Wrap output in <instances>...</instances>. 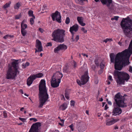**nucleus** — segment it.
Wrapping results in <instances>:
<instances>
[{"label": "nucleus", "mask_w": 132, "mask_h": 132, "mask_svg": "<svg viewBox=\"0 0 132 132\" xmlns=\"http://www.w3.org/2000/svg\"><path fill=\"white\" fill-rule=\"evenodd\" d=\"M52 43L51 42L48 43L46 44V46H52Z\"/></svg>", "instance_id": "a18cd8bd"}, {"label": "nucleus", "mask_w": 132, "mask_h": 132, "mask_svg": "<svg viewBox=\"0 0 132 132\" xmlns=\"http://www.w3.org/2000/svg\"><path fill=\"white\" fill-rule=\"evenodd\" d=\"M13 37V36H11L9 35H7L5 36L3 38L5 39H7V38H12Z\"/></svg>", "instance_id": "7c9ffc66"}, {"label": "nucleus", "mask_w": 132, "mask_h": 132, "mask_svg": "<svg viewBox=\"0 0 132 132\" xmlns=\"http://www.w3.org/2000/svg\"><path fill=\"white\" fill-rule=\"evenodd\" d=\"M65 31L58 29L54 30L52 34V40L57 42L62 43L64 41Z\"/></svg>", "instance_id": "39448f33"}, {"label": "nucleus", "mask_w": 132, "mask_h": 132, "mask_svg": "<svg viewBox=\"0 0 132 132\" xmlns=\"http://www.w3.org/2000/svg\"><path fill=\"white\" fill-rule=\"evenodd\" d=\"M103 69H101L98 70V73L99 74H101L103 72Z\"/></svg>", "instance_id": "8fccbe9b"}, {"label": "nucleus", "mask_w": 132, "mask_h": 132, "mask_svg": "<svg viewBox=\"0 0 132 132\" xmlns=\"http://www.w3.org/2000/svg\"><path fill=\"white\" fill-rule=\"evenodd\" d=\"M34 19H35L33 17L31 18L30 19V24L31 25H33L34 24Z\"/></svg>", "instance_id": "f704fd0d"}, {"label": "nucleus", "mask_w": 132, "mask_h": 132, "mask_svg": "<svg viewBox=\"0 0 132 132\" xmlns=\"http://www.w3.org/2000/svg\"><path fill=\"white\" fill-rule=\"evenodd\" d=\"M119 18V17L118 16H115L114 18H111V20L112 21L114 20H118Z\"/></svg>", "instance_id": "e433bc0d"}, {"label": "nucleus", "mask_w": 132, "mask_h": 132, "mask_svg": "<svg viewBox=\"0 0 132 132\" xmlns=\"http://www.w3.org/2000/svg\"><path fill=\"white\" fill-rule=\"evenodd\" d=\"M60 120L61 121V122L63 123H64V120L63 119H60Z\"/></svg>", "instance_id": "69168bd1"}, {"label": "nucleus", "mask_w": 132, "mask_h": 132, "mask_svg": "<svg viewBox=\"0 0 132 132\" xmlns=\"http://www.w3.org/2000/svg\"><path fill=\"white\" fill-rule=\"evenodd\" d=\"M78 26L77 24H75L72 26L70 27V31L71 34H73V31L75 32H77L78 29Z\"/></svg>", "instance_id": "4468645a"}, {"label": "nucleus", "mask_w": 132, "mask_h": 132, "mask_svg": "<svg viewBox=\"0 0 132 132\" xmlns=\"http://www.w3.org/2000/svg\"><path fill=\"white\" fill-rule=\"evenodd\" d=\"M26 21L25 20H23L21 22V27H23V25L24 24V22Z\"/></svg>", "instance_id": "49530a36"}, {"label": "nucleus", "mask_w": 132, "mask_h": 132, "mask_svg": "<svg viewBox=\"0 0 132 132\" xmlns=\"http://www.w3.org/2000/svg\"><path fill=\"white\" fill-rule=\"evenodd\" d=\"M124 125H122V126H121L120 127V128L121 129H122L124 128Z\"/></svg>", "instance_id": "bf43d9fd"}, {"label": "nucleus", "mask_w": 132, "mask_h": 132, "mask_svg": "<svg viewBox=\"0 0 132 132\" xmlns=\"http://www.w3.org/2000/svg\"><path fill=\"white\" fill-rule=\"evenodd\" d=\"M82 55H83L84 56H86V57H88V55H86V54H85L82 53Z\"/></svg>", "instance_id": "13d9d810"}, {"label": "nucleus", "mask_w": 132, "mask_h": 132, "mask_svg": "<svg viewBox=\"0 0 132 132\" xmlns=\"http://www.w3.org/2000/svg\"><path fill=\"white\" fill-rule=\"evenodd\" d=\"M79 39V35L76 36V38L75 39V41L77 42L78 40Z\"/></svg>", "instance_id": "de8ad7c7"}, {"label": "nucleus", "mask_w": 132, "mask_h": 132, "mask_svg": "<svg viewBox=\"0 0 132 132\" xmlns=\"http://www.w3.org/2000/svg\"><path fill=\"white\" fill-rule=\"evenodd\" d=\"M85 112H86V113L88 115H89V111L88 110H86Z\"/></svg>", "instance_id": "338daca9"}, {"label": "nucleus", "mask_w": 132, "mask_h": 132, "mask_svg": "<svg viewBox=\"0 0 132 132\" xmlns=\"http://www.w3.org/2000/svg\"><path fill=\"white\" fill-rule=\"evenodd\" d=\"M73 62H74V65H73V66L74 68H75L77 67L75 61H74Z\"/></svg>", "instance_id": "6e6d98bb"}, {"label": "nucleus", "mask_w": 132, "mask_h": 132, "mask_svg": "<svg viewBox=\"0 0 132 132\" xmlns=\"http://www.w3.org/2000/svg\"><path fill=\"white\" fill-rule=\"evenodd\" d=\"M72 34V38H71V39L72 40V42H74L75 41V39H74L73 38V35H74V34Z\"/></svg>", "instance_id": "3c124183"}, {"label": "nucleus", "mask_w": 132, "mask_h": 132, "mask_svg": "<svg viewBox=\"0 0 132 132\" xmlns=\"http://www.w3.org/2000/svg\"><path fill=\"white\" fill-rule=\"evenodd\" d=\"M54 76H56V79H57V80H60L61 81V80L62 78L63 77V75L62 73H61L59 71L56 72L55 74H54Z\"/></svg>", "instance_id": "dca6fc26"}, {"label": "nucleus", "mask_w": 132, "mask_h": 132, "mask_svg": "<svg viewBox=\"0 0 132 132\" xmlns=\"http://www.w3.org/2000/svg\"><path fill=\"white\" fill-rule=\"evenodd\" d=\"M33 120L34 122H36L37 120L36 118H34Z\"/></svg>", "instance_id": "774afa93"}, {"label": "nucleus", "mask_w": 132, "mask_h": 132, "mask_svg": "<svg viewBox=\"0 0 132 132\" xmlns=\"http://www.w3.org/2000/svg\"><path fill=\"white\" fill-rule=\"evenodd\" d=\"M60 50L59 47L58 46L55 48L54 50V52L55 53H58V52Z\"/></svg>", "instance_id": "a878e982"}, {"label": "nucleus", "mask_w": 132, "mask_h": 132, "mask_svg": "<svg viewBox=\"0 0 132 132\" xmlns=\"http://www.w3.org/2000/svg\"><path fill=\"white\" fill-rule=\"evenodd\" d=\"M3 116L4 118H6L7 117V114L5 111H4L3 112Z\"/></svg>", "instance_id": "ea45409f"}, {"label": "nucleus", "mask_w": 132, "mask_h": 132, "mask_svg": "<svg viewBox=\"0 0 132 132\" xmlns=\"http://www.w3.org/2000/svg\"><path fill=\"white\" fill-rule=\"evenodd\" d=\"M63 71L64 72L67 73H69L71 72L69 68L67 67H65L63 69Z\"/></svg>", "instance_id": "b1692460"}, {"label": "nucleus", "mask_w": 132, "mask_h": 132, "mask_svg": "<svg viewBox=\"0 0 132 132\" xmlns=\"http://www.w3.org/2000/svg\"><path fill=\"white\" fill-rule=\"evenodd\" d=\"M19 118L20 120L21 121L23 122H24L26 120V119L24 118L19 117Z\"/></svg>", "instance_id": "09e8293b"}, {"label": "nucleus", "mask_w": 132, "mask_h": 132, "mask_svg": "<svg viewBox=\"0 0 132 132\" xmlns=\"http://www.w3.org/2000/svg\"><path fill=\"white\" fill-rule=\"evenodd\" d=\"M81 30L83 31L84 33H85L87 32V30H85L84 28L82 27L81 29Z\"/></svg>", "instance_id": "37998d69"}, {"label": "nucleus", "mask_w": 132, "mask_h": 132, "mask_svg": "<svg viewBox=\"0 0 132 132\" xmlns=\"http://www.w3.org/2000/svg\"><path fill=\"white\" fill-rule=\"evenodd\" d=\"M89 77L88 75V72L86 71L81 78V81L79 79L77 80V83L80 86L86 84L88 81Z\"/></svg>", "instance_id": "0eeeda50"}, {"label": "nucleus", "mask_w": 132, "mask_h": 132, "mask_svg": "<svg viewBox=\"0 0 132 132\" xmlns=\"http://www.w3.org/2000/svg\"><path fill=\"white\" fill-rule=\"evenodd\" d=\"M108 79L109 80H110L111 81H112L113 80L112 79V77L111 76H109Z\"/></svg>", "instance_id": "603ef678"}, {"label": "nucleus", "mask_w": 132, "mask_h": 132, "mask_svg": "<svg viewBox=\"0 0 132 132\" xmlns=\"http://www.w3.org/2000/svg\"><path fill=\"white\" fill-rule=\"evenodd\" d=\"M51 16L53 21H55L56 18V20L58 22L60 23L61 22V16L60 13L57 11H56L54 13H52Z\"/></svg>", "instance_id": "9d476101"}, {"label": "nucleus", "mask_w": 132, "mask_h": 132, "mask_svg": "<svg viewBox=\"0 0 132 132\" xmlns=\"http://www.w3.org/2000/svg\"><path fill=\"white\" fill-rule=\"evenodd\" d=\"M29 63L28 62H27L25 64H23L22 65V68L23 69H24L27 66L29 65Z\"/></svg>", "instance_id": "bb28decb"}, {"label": "nucleus", "mask_w": 132, "mask_h": 132, "mask_svg": "<svg viewBox=\"0 0 132 132\" xmlns=\"http://www.w3.org/2000/svg\"><path fill=\"white\" fill-rule=\"evenodd\" d=\"M79 4L81 5H83L84 4V2L86 1L88 2L87 0H80Z\"/></svg>", "instance_id": "72a5a7b5"}, {"label": "nucleus", "mask_w": 132, "mask_h": 132, "mask_svg": "<svg viewBox=\"0 0 132 132\" xmlns=\"http://www.w3.org/2000/svg\"><path fill=\"white\" fill-rule=\"evenodd\" d=\"M114 99L115 102L113 103L114 108L112 113V116H115L121 113L122 110L120 107H126L127 105L124 102L125 98L123 96H122L120 93H118L115 95Z\"/></svg>", "instance_id": "f257e3e1"}, {"label": "nucleus", "mask_w": 132, "mask_h": 132, "mask_svg": "<svg viewBox=\"0 0 132 132\" xmlns=\"http://www.w3.org/2000/svg\"><path fill=\"white\" fill-rule=\"evenodd\" d=\"M108 107L107 106V104H106L105 105V106L104 110H107L108 109Z\"/></svg>", "instance_id": "4d7b16f0"}, {"label": "nucleus", "mask_w": 132, "mask_h": 132, "mask_svg": "<svg viewBox=\"0 0 132 132\" xmlns=\"http://www.w3.org/2000/svg\"><path fill=\"white\" fill-rule=\"evenodd\" d=\"M113 75L117 84L120 85L125 84V81H127L130 78L129 75L123 71L115 70Z\"/></svg>", "instance_id": "20e7f679"}, {"label": "nucleus", "mask_w": 132, "mask_h": 132, "mask_svg": "<svg viewBox=\"0 0 132 132\" xmlns=\"http://www.w3.org/2000/svg\"><path fill=\"white\" fill-rule=\"evenodd\" d=\"M18 60H14V61L12 62L11 63V65H9L8 67H11L12 69L18 72V74L19 73V71L18 70L19 67L18 63Z\"/></svg>", "instance_id": "f8f14e48"}, {"label": "nucleus", "mask_w": 132, "mask_h": 132, "mask_svg": "<svg viewBox=\"0 0 132 132\" xmlns=\"http://www.w3.org/2000/svg\"><path fill=\"white\" fill-rule=\"evenodd\" d=\"M20 6V3L19 2H18L14 5V8L15 9H18Z\"/></svg>", "instance_id": "c85d7f7f"}, {"label": "nucleus", "mask_w": 132, "mask_h": 132, "mask_svg": "<svg viewBox=\"0 0 132 132\" xmlns=\"http://www.w3.org/2000/svg\"><path fill=\"white\" fill-rule=\"evenodd\" d=\"M110 59H111V62L113 63L114 62V61H115L114 65L115 69L116 70H119V71L121 70H121H118L117 69H116L115 68V59H114V54L113 53H111L110 54ZM116 56L115 58H116Z\"/></svg>", "instance_id": "f3484780"}, {"label": "nucleus", "mask_w": 132, "mask_h": 132, "mask_svg": "<svg viewBox=\"0 0 132 132\" xmlns=\"http://www.w3.org/2000/svg\"><path fill=\"white\" fill-rule=\"evenodd\" d=\"M39 31L41 32V33H43V30L41 28H39Z\"/></svg>", "instance_id": "5fc2aeb1"}, {"label": "nucleus", "mask_w": 132, "mask_h": 132, "mask_svg": "<svg viewBox=\"0 0 132 132\" xmlns=\"http://www.w3.org/2000/svg\"><path fill=\"white\" fill-rule=\"evenodd\" d=\"M39 98L38 107L42 108L48 98L47 89L46 86L45 81L44 79L41 80L39 86Z\"/></svg>", "instance_id": "f03ea898"}, {"label": "nucleus", "mask_w": 132, "mask_h": 132, "mask_svg": "<svg viewBox=\"0 0 132 132\" xmlns=\"http://www.w3.org/2000/svg\"><path fill=\"white\" fill-rule=\"evenodd\" d=\"M77 20L79 24L82 26H84L85 25V23L83 21L82 18V17L78 16L77 17Z\"/></svg>", "instance_id": "a211bd4d"}, {"label": "nucleus", "mask_w": 132, "mask_h": 132, "mask_svg": "<svg viewBox=\"0 0 132 132\" xmlns=\"http://www.w3.org/2000/svg\"><path fill=\"white\" fill-rule=\"evenodd\" d=\"M112 40L111 39L106 38L105 40L104 41V42L105 43H106L108 41H112Z\"/></svg>", "instance_id": "58836bf2"}, {"label": "nucleus", "mask_w": 132, "mask_h": 132, "mask_svg": "<svg viewBox=\"0 0 132 132\" xmlns=\"http://www.w3.org/2000/svg\"><path fill=\"white\" fill-rule=\"evenodd\" d=\"M41 126V123L37 122L34 123L31 126L29 132H41L39 127Z\"/></svg>", "instance_id": "6e6552de"}, {"label": "nucleus", "mask_w": 132, "mask_h": 132, "mask_svg": "<svg viewBox=\"0 0 132 132\" xmlns=\"http://www.w3.org/2000/svg\"><path fill=\"white\" fill-rule=\"evenodd\" d=\"M129 71L131 73H132V67L131 66L129 67Z\"/></svg>", "instance_id": "864d4df0"}, {"label": "nucleus", "mask_w": 132, "mask_h": 132, "mask_svg": "<svg viewBox=\"0 0 132 132\" xmlns=\"http://www.w3.org/2000/svg\"><path fill=\"white\" fill-rule=\"evenodd\" d=\"M21 17V13H20L19 14L17 15H15V19H19L20 17Z\"/></svg>", "instance_id": "473e14b6"}, {"label": "nucleus", "mask_w": 132, "mask_h": 132, "mask_svg": "<svg viewBox=\"0 0 132 132\" xmlns=\"http://www.w3.org/2000/svg\"><path fill=\"white\" fill-rule=\"evenodd\" d=\"M117 122V121H115V120H111L107 122L106 123V125H111L114 124V122Z\"/></svg>", "instance_id": "5701e85b"}, {"label": "nucleus", "mask_w": 132, "mask_h": 132, "mask_svg": "<svg viewBox=\"0 0 132 132\" xmlns=\"http://www.w3.org/2000/svg\"><path fill=\"white\" fill-rule=\"evenodd\" d=\"M99 101L102 102L103 101V98L102 97L100 98V100H99Z\"/></svg>", "instance_id": "680f3d73"}, {"label": "nucleus", "mask_w": 132, "mask_h": 132, "mask_svg": "<svg viewBox=\"0 0 132 132\" xmlns=\"http://www.w3.org/2000/svg\"><path fill=\"white\" fill-rule=\"evenodd\" d=\"M73 124H71V125L69 126V127L70 128L72 131L74 130V128H73Z\"/></svg>", "instance_id": "79ce46f5"}, {"label": "nucleus", "mask_w": 132, "mask_h": 132, "mask_svg": "<svg viewBox=\"0 0 132 132\" xmlns=\"http://www.w3.org/2000/svg\"><path fill=\"white\" fill-rule=\"evenodd\" d=\"M95 64H96L97 66L98 67L99 65V64L98 63V60L97 59H95L94 61Z\"/></svg>", "instance_id": "c9c22d12"}, {"label": "nucleus", "mask_w": 132, "mask_h": 132, "mask_svg": "<svg viewBox=\"0 0 132 132\" xmlns=\"http://www.w3.org/2000/svg\"><path fill=\"white\" fill-rule=\"evenodd\" d=\"M24 26L25 27L24 28L23 27H21V34L24 36H25L27 33V31L25 29L27 28V24H25L24 25Z\"/></svg>", "instance_id": "6ab92c4d"}, {"label": "nucleus", "mask_w": 132, "mask_h": 132, "mask_svg": "<svg viewBox=\"0 0 132 132\" xmlns=\"http://www.w3.org/2000/svg\"><path fill=\"white\" fill-rule=\"evenodd\" d=\"M96 67L95 65L94 64H93L91 66V68L94 70L95 71Z\"/></svg>", "instance_id": "a19ab883"}, {"label": "nucleus", "mask_w": 132, "mask_h": 132, "mask_svg": "<svg viewBox=\"0 0 132 132\" xmlns=\"http://www.w3.org/2000/svg\"><path fill=\"white\" fill-rule=\"evenodd\" d=\"M75 102L73 101H71L70 102V104L71 106H74L75 105Z\"/></svg>", "instance_id": "c03bdc74"}, {"label": "nucleus", "mask_w": 132, "mask_h": 132, "mask_svg": "<svg viewBox=\"0 0 132 132\" xmlns=\"http://www.w3.org/2000/svg\"><path fill=\"white\" fill-rule=\"evenodd\" d=\"M104 64L102 63H101L100 65V67L101 69H103L104 67Z\"/></svg>", "instance_id": "4c0bfd02"}, {"label": "nucleus", "mask_w": 132, "mask_h": 132, "mask_svg": "<svg viewBox=\"0 0 132 132\" xmlns=\"http://www.w3.org/2000/svg\"><path fill=\"white\" fill-rule=\"evenodd\" d=\"M69 92L68 91L65 90V92L64 94V95L66 98L67 100H68L69 99Z\"/></svg>", "instance_id": "c756f323"}, {"label": "nucleus", "mask_w": 132, "mask_h": 132, "mask_svg": "<svg viewBox=\"0 0 132 132\" xmlns=\"http://www.w3.org/2000/svg\"><path fill=\"white\" fill-rule=\"evenodd\" d=\"M70 22V19L69 17H67L66 18V20H65V23L67 24H68Z\"/></svg>", "instance_id": "2f4dec72"}, {"label": "nucleus", "mask_w": 132, "mask_h": 132, "mask_svg": "<svg viewBox=\"0 0 132 132\" xmlns=\"http://www.w3.org/2000/svg\"><path fill=\"white\" fill-rule=\"evenodd\" d=\"M120 25L124 35L128 38L132 37V20L123 18Z\"/></svg>", "instance_id": "7ed1b4c3"}, {"label": "nucleus", "mask_w": 132, "mask_h": 132, "mask_svg": "<svg viewBox=\"0 0 132 132\" xmlns=\"http://www.w3.org/2000/svg\"><path fill=\"white\" fill-rule=\"evenodd\" d=\"M18 73V72L12 69L11 67H8L6 71V78L7 79H14L16 77Z\"/></svg>", "instance_id": "423d86ee"}, {"label": "nucleus", "mask_w": 132, "mask_h": 132, "mask_svg": "<svg viewBox=\"0 0 132 132\" xmlns=\"http://www.w3.org/2000/svg\"><path fill=\"white\" fill-rule=\"evenodd\" d=\"M58 46L59 47L60 50H65L67 48V46L64 44H61Z\"/></svg>", "instance_id": "412c9836"}, {"label": "nucleus", "mask_w": 132, "mask_h": 132, "mask_svg": "<svg viewBox=\"0 0 132 132\" xmlns=\"http://www.w3.org/2000/svg\"><path fill=\"white\" fill-rule=\"evenodd\" d=\"M11 3V2L10 1L8 3H6L3 6V8L4 9H6L7 7H9Z\"/></svg>", "instance_id": "cd10ccee"}, {"label": "nucleus", "mask_w": 132, "mask_h": 132, "mask_svg": "<svg viewBox=\"0 0 132 132\" xmlns=\"http://www.w3.org/2000/svg\"><path fill=\"white\" fill-rule=\"evenodd\" d=\"M32 75H31L28 78L27 80V84L28 86H30L32 83L33 81L35 80Z\"/></svg>", "instance_id": "2eb2a0df"}, {"label": "nucleus", "mask_w": 132, "mask_h": 132, "mask_svg": "<svg viewBox=\"0 0 132 132\" xmlns=\"http://www.w3.org/2000/svg\"><path fill=\"white\" fill-rule=\"evenodd\" d=\"M32 75L34 77V79L35 80L36 78H40L42 77L43 76V74L42 73H39L35 75Z\"/></svg>", "instance_id": "aec40b11"}, {"label": "nucleus", "mask_w": 132, "mask_h": 132, "mask_svg": "<svg viewBox=\"0 0 132 132\" xmlns=\"http://www.w3.org/2000/svg\"><path fill=\"white\" fill-rule=\"evenodd\" d=\"M101 2L103 5H106L110 11L114 10V5L112 4V0H101Z\"/></svg>", "instance_id": "1a4fd4ad"}, {"label": "nucleus", "mask_w": 132, "mask_h": 132, "mask_svg": "<svg viewBox=\"0 0 132 132\" xmlns=\"http://www.w3.org/2000/svg\"><path fill=\"white\" fill-rule=\"evenodd\" d=\"M67 108V105L65 103H64L60 107V109L63 111L65 110Z\"/></svg>", "instance_id": "4be33fe9"}, {"label": "nucleus", "mask_w": 132, "mask_h": 132, "mask_svg": "<svg viewBox=\"0 0 132 132\" xmlns=\"http://www.w3.org/2000/svg\"><path fill=\"white\" fill-rule=\"evenodd\" d=\"M60 82V80H57L55 76H54V75H53L52 77L51 81V85L52 87L53 88L57 87L59 86Z\"/></svg>", "instance_id": "9b49d317"}, {"label": "nucleus", "mask_w": 132, "mask_h": 132, "mask_svg": "<svg viewBox=\"0 0 132 132\" xmlns=\"http://www.w3.org/2000/svg\"><path fill=\"white\" fill-rule=\"evenodd\" d=\"M28 14L29 16L30 17H34V19H35V16L33 15V12L31 10H29L28 12Z\"/></svg>", "instance_id": "393cba45"}, {"label": "nucleus", "mask_w": 132, "mask_h": 132, "mask_svg": "<svg viewBox=\"0 0 132 132\" xmlns=\"http://www.w3.org/2000/svg\"><path fill=\"white\" fill-rule=\"evenodd\" d=\"M108 104H109L110 105H111L112 104V103L110 101H108Z\"/></svg>", "instance_id": "0e129e2a"}, {"label": "nucleus", "mask_w": 132, "mask_h": 132, "mask_svg": "<svg viewBox=\"0 0 132 132\" xmlns=\"http://www.w3.org/2000/svg\"><path fill=\"white\" fill-rule=\"evenodd\" d=\"M79 0H75V1L77 3L79 4Z\"/></svg>", "instance_id": "e2e57ef3"}, {"label": "nucleus", "mask_w": 132, "mask_h": 132, "mask_svg": "<svg viewBox=\"0 0 132 132\" xmlns=\"http://www.w3.org/2000/svg\"><path fill=\"white\" fill-rule=\"evenodd\" d=\"M114 129H118V127L117 126H116L114 127Z\"/></svg>", "instance_id": "052dcab7"}, {"label": "nucleus", "mask_w": 132, "mask_h": 132, "mask_svg": "<svg viewBox=\"0 0 132 132\" xmlns=\"http://www.w3.org/2000/svg\"><path fill=\"white\" fill-rule=\"evenodd\" d=\"M36 47L37 48L38 50L36 48H35L36 53L37 52H40L43 51L42 46L41 42L39 40L37 39L36 40Z\"/></svg>", "instance_id": "ddd939ff"}]
</instances>
